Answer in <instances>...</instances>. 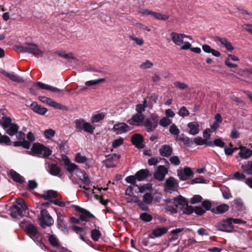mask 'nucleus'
<instances>
[{"mask_svg":"<svg viewBox=\"0 0 252 252\" xmlns=\"http://www.w3.org/2000/svg\"><path fill=\"white\" fill-rule=\"evenodd\" d=\"M169 131L172 135L178 136L180 133L179 129L175 124H172L169 127Z\"/></svg>","mask_w":252,"mask_h":252,"instance_id":"6e6d98bb","label":"nucleus"},{"mask_svg":"<svg viewBox=\"0 0 252 252\" xmlns=\"http://www.w3.org/2000/svg\"><path fill=\"white\" fill-rule=\"evenodd\" d=\"M174 85L175 87L180 90H184L188 88V85L180 81H176L174 82Z\"/></svg>","mask_w":252,"mask_h":252,"instance_id":"69168bd1","label":"nucleus"},{"mask_svg":"<svg viewBox=\"0 0 252 252\" xmlns=\"http://www.w3.org/2000/svg\"><path fill=\"white\" fill-rule=\"evenodd\" d=\"M178 114L182 117H185L188 116L189 115V112L188 110L185 106H182L179 110Z\"/></svg>","mask_w":252,"mask_h":252,"instance_id":"13d9d810","label":"nucleus"},{"mask_svg":"<svg viewBox=\"0 0 252 252\" xmlns=\"http://www.w3.org/2000/svg\"><path fill=\"white\" fill-rule=\"evenodd\" d=\"M105 79L104 78H100L95 80H92L87 81L85 82V85L88 87L96 85L99 83L104 82Z\"/></svg>","mask_w":252,"mask_h":252,"instance_id":"a19ab883","label":"nucleus"},{"mask_svg":"<svg viewBox=\"0 0 252 252\" xmlns=\"http://www.w3.org/2000/svg\"><path fill=\"white\" fill-rule=\"evenodd\" d=\"M43 146H44L43 145L35 143L33 144L32 148V151L34 155L40 157L42 153Z\"/></svg>","mask_w":252,"mask_h":252,"instance_id":"58836bf2","label":"nucleus"},{"mask_svg":"<svg viewBox=\"0 0 252 252\" xmlns=\"http://www.w3.org/2000/svg\"><path fill=\"white\" fill-rule=\"evenodd\" d=\"M174 203L176 206H180L181 207H184L186 205L187 201L185 198L180 195L174 198Z\"/></svg>","mask_w":252,"mask_h":252,"instance_id":"ea45409f","label":"nucleus"},{"mask_svg":"<svg viewBox=\"0 0 252 252\" xmlns=\"http://www.w3.org/2000/svg\"><path fill=\"white\" fill-rule=\"evenodd\" d=\"M55 131L52 129H46L44 131V135L47 139H51L54 136Z\"/></svg>","mask_w":252,"mask_h":252,"instance_id":"052dcab7","label":"nucleus"},{"mask_svg":"<svg viewBox=\"0 0 252 252\" xmlns=\"http://www.w3.org/2000/svg\"><path fill=\"white\" fill-rule=\"evenodd\" d=\"M50 243L53 246L56 247L59 245L58 239L53 235H50L48 238Z\"/></svg>","mask_w":252,"mask_h":252,"instance_id":"0e129e2a","label":"nucleus"},{"mask_svg":"<svg viewBox=\"0 0 252 252\" xmlns=\"http://www.w3.org/2000/svg\"><path fill=\"white\" fill-rule=\"evenodd\" d=\"M239 155L242 158H248L252 156V150L248 149L245 147H242L239 152Z\"/></svg>","mask_w":252,"mask_h":252,"instance_id":"c756f323","label":"nucleus"},{"mask_svg":"<svg viewBox=\"0 0 252 252\" xmlns=\"http://www.w3.org/2000/svg\"><path fill=\"white\" fill-rule=\"evenodd\" d=\"M0 144L10 145V138L6 135H1L0 137Z\"/></svg>","mask_w":252,"mask_h":252,"instance_id":"680f3d73","label":"nucleus"},{"mask_svg":"<svg viewBox=\"0 0 252 252\" xmlns=\"http://www.w3.org/2000/svg\"><path fill=\"white\" fill-rule=\"evenodd\" d=\"M39 220L40 226L44 228L46 226H50L54 223L53 218L46 209H41Z\"/></svg>","mask_w":252,"mask_h":252,"instance_id":"20e7f679","label":"nucleus"},{"mask_svg":"<svg viewBox=\"0 0 252 252\" xmlns=\"http://www.w3.org/2000/svg\"><path fill=\"white\" fill-rule=\"evenodd\" d=\"M164 191L166 192L171 193L177 190L178 187V182L173 177L167 179L164 183Z\"/></svg>","mask_w":252,"mask_h":252,"instance_id":"1a4fd4ad","label":"nucleus"},{"mask_svg":"<svg viewBox=\"0 0 252 252\" xmlns=\"http://www.w3.org/2000/svg\"><path fill=\"white\" fill-rule=\"evenodd\" d=\"M241 168L245 173L248 175H252V161H249L243 163L241 165Z\"/></svg>","mask_w":252,"mask_h":252,"instance_id":"f704fd0d","label":"nucleus"},{"mask_svg":"<svg viewBox=\"0 0 252 252\" xmlns=\"http://www.w3.org/2000/svg\"><path fill=\"white\" fill-rule=\"evenodd\" d=\"M30 107L34 112L41 115H44L48 111L46 108L41 107L36 102H32L31 104Z\"/></svg>","mask_w":252,"mask_h":252,"instance_id":"412c9836","label":"nucleus"},{"mask_svg":"<svg viewBox=\"0 0 252 252\" xmlns=\"http://www.w3.org/2000/svg\"><path fill=\"white\" fill-rule=\"evenodd\" d=\"M113 129L117 134H122L128 132L131 129V127L124 123H119L115 124Z\"/></svg>","mask_w":252,"mask_h":252,"instance_id":"2eb2a0df","label":"nucleus"},{"mask_svg":"<svg viewBox=\"0 0 252 252\" xmlns=\"http://www.w3.org/2000/svg\"><path fill=\"white\" fill-rule=\"evenodd\" d=\"M215 122L211 125V128L213 131H215L219 127L222 121V119L220 114L217 113L215 117Z\"/></svg>","mask_w":252,"mask_h":252,"instance_id":"2f4dec72","label":"nucleus"},{"mask_svg":"<svg viewBox=\"0 0 252 252\" xmlns=\"http://www.w3.org/2000/svg\"><path fill=\"white\" fill-rule=\"evenodd\" d=\"M152 188V184L151 183H147L140 186L138 187L139 191L140 193H143L146 191H150Z\"/></svg>","mask_w":252,"mask_h":252,"instance_id":"37998d69","label":"nucleus"},{"mask_svg":"<svg viewBox=\"0 0 252 252\" xmlns=\"http://www.w3.org/2000/svg\"><path fill=\"white\" fill-rule=\"evenodd\" d=\"M144 119V114L137 113L133 115L132 118L128 120V122L131 125L139 126L142 125Z\"/></svg>","mask_w":252,"mask_h":252,"instance_id":"4468645a","label":"nucleus"},{"mask_svg":"<svg viewBox=\"0 0 252 252\" xmlns=\"http://www.w3.org/2000/svg\"><path fill=\"white\" fill-rule=\"evenodd\" d=\"M10 175L15 182L19 183H23L24 182V178L14 170H10Z\"/></svg>","mask_w":252,"mask_h":252,"instance_id":"72a5a7b5","label":"nucleus"},{"mask_svg":"<svg viewBox=\"0 0 252 252\" xmlns=\"http://www.w3.org/2000/svg\"><path fill=\"white\" fill-rule=\"evenodd\" d=\"M16 134L18 141L14 142L13 145L15 147L22 146L25 149H29L31 144L29 141L25 140V134L21 131H17Z\"/></svg>","mask_w":252,"mask_h":252,"instance_id":"9d476101","label":"nucleus"},{"mask_svg":"<svg viewBox=\"0 0 252 252\" xmlns=\"http://www.w3.org/2000/svg\"><path fill=\"white\" fill-rule=\"evenodd\" d=\"M26 44L28 45L27 53L40 57L43 56L44 52L40 50L37 44L32 43H26Z\"/></svg>","mask_w":252,"mask_h":252,"instance_id":"f8f14e48","label":"nucleus"},{"mask_svg":"<svg viewBox=\"0 0 252 252\" xmlns=\"http://www.w3.org/2000/svg\"><path fill=\"white\" fill-rule=\"evenodd\" d=\"M35 85L39 87L41 89L43 90H49L51 92L56 93H60L62 92V90H60L59 89L54 87L53 86H51L50 85L45 84L44 83H43L41 82H38Z\"/></svg>","mask_w":252,"mask_h":252,"instance_id":"5701e85b","label":"nucleus"},{"mask_svg":"<svg viewBox=\"0 0 252 252\" xmlns=\"http://www.w3.org/2000/svg\"><path fill=\"white\" fill-rule=\"evenodd\" d=\"M216 227L219 230L227 232H231L234 229L229 218L227 219L226 220H223L218 223L217 224Z\"/></svg>","mask_w":252,"mask_h":252,"instance_id":"9b49d317","label":"nucleus"},{"mask_svg":"<svg viewBox=\"0 0 252 252\" xmlns=\"http://www.w3.org/2000/svg\"><path fill=\"white\" fill-rule=\"evenodd\" d=\"M143 202L146 204H150L153 200V197L150 192L145 193L143 196Z\"/></svg>","mask_w":252,"mask_h":252,"instance_id":"8fccbe9b","label":"nucleus"},{"mask_svg":"<svg viewBox=\"0 0 252 252\" xmlns=\"http://www.w3.org/2000/svg\"><path fill=\"white\" fill-rule=\"evenodd\" d=\"M162 159L160 158L153 157L148 160V164L150 165H156ZM163 160L167 161L164 158L162 159Z\"/></svg>","mask_w":252,"mask_h":252,"instance_id":"5fc2aeb1","label":"nucleus"},{"mask_svg":"<svg viewBox=\"0 0 252 252\" xmlns=\"http://www.w3.org/2000/svg\"><path fill=\"white\" fill-rule=\"evenodd\" d=\"M26 232L30 237L36 243L39 242L40 234L36 227L32 224H28L26 226Z\"/></svg>","mask_w":252,"mask_h":252,"instance_id":"6e6552de","label":"nucleus"},{"mask_svg":"<svg viewBox=\"0 0 252 252\" xmlns=\"http://www.w3.org/2000/svg\"><path fill=\"white\" fill-rule=\"evenodd\" d=\"M189 128V133L190 135H195L199 132V125L197 122H191L187 125Z\"/></svg>","mask_w":252,"mask_h":252,"instance_id":"4be33fe9","label":"nucleus"},{"mask_svg":"<svg viewBox=\"0 0 252 252\" xmlns=\"http://www.w3.org/2000/svg\"><path fill=\"white\" fill-rule=\"evenodd\" d=\"M140 219L144 222H148L152 220L153 217L150 214L145 212L140 214Z\"/></svg>","mask_w":252,"mask_h":252,"instance_id":"49530a36","label":"nucleus"},{"mask_svg":"<svg viewBox=\"0 0 252 252\" xmlns=\"http://www.w3.org/2000/svg\"><path fill=\"white\" fill-rule=\"evenodd\" d=\"M136 179H137L136 177H135V175H130L127 176L125 180L127 183L131 184L132 185V186L133 187L136 183Z\"/></svg>","mask_w":252,"mask_h":252,"instance_id":"338daca9","label":"nucleus"},{"mask_svg":"<svg viewBox=\"0 0 252 252\" xmlns=\"http://www.w3.org/2000/svg\"><path fill=\"white\" fill-rule=\"evenodd\" d=\"M52 154V151L48 148L43 146L40 157L46 158Z\"/></svg>","mask_w":252,"mask_h":252,"instance_id":"4d7b16f0","label":"nucleus"},{"mask_svg":"<svg viewBox=\"0 0 252 252\" xmlns=\"http://www.w3.org/2000/svg\"><path fill=\"white\" fill-rule=\"evenodd\" d=\"M41 197L52 202L53 201L51 200L57 197V193L52 190L45 191L41 195Z\"/></svg>","mask_w":252,"mask_h":252,"instance_id":"7c9ffc66","label":"nucleus"},{"mask_svg":"<svg viewBox=\"0 0 252 252\" xmlns=\"http://www.w3.org/2000/svg\"><path fill=\"white\" fill-rule=\"evenodd\" d=\"M105 115L103 113H100L95 115H94L91 119L92 123H96L104 119Z\"/></svg>","mask_w":252,"mask_h":252,"instance_id":"c03bdc74","label":"nucleus"},{"mask_svg":"<svg viewBox=\"0 0 252 252\" xmlns=\"http://www.w3.org/2000/svg\"><path fill=\"white\" fill-rule=\"evenodd\" d=\"M76 176L81 180L84 184V186H89L91 184L88 175L85 172L80 169H76Z\"/></svg>","mask_w":252,"mask_h":252,"instance_id":"6ab92c4d","label":"nucleus"},{"mask_svg":"<svg viewBox=\"0 0 252 252\" xmlns=\"http://www.w3.org/2000/svg\"><path fill=\"white\" fill-rule=\"evenodd\" d=\"M172 148L168 145L161 146L159 150L160 155L162 157H168L172 153Z\"/></svg>","mask_w":252,"mask_h":252,"instance_id":"393cba45","label":"nucleus"},{"mask_svg":"<svg viewBox=\"0 0 252 252\" xmlns=\"http://www.w3.org/2000/svg\"><path fill=\"white\" fill-rule=\"evenodd\" d=\"M88 158L85 156L81 155V153H78L75 156V161L77 163H83L87 161Z\"/></svg>","mask_w":252,"mask_h":252,"instance_id":"de8ad7c7","label":"nucleus"},{"mask_svg":"<svg viewBox=\"0 0 252 252\" xmlns=\"http://www.w3.org/2000/svg\"><path fill=\"white\" fill-rule=\"evenodd\" d=\"M192 174L193 172L189 167H186L178 171V176L181 180L183 181L189 179Z\"/></svg>","mask_w":252,"mask_h":252,"instance_id":"f3484780","label":"nucleus"},{"mask_svg":"<svg viewBox=\"0 0 252 252\" xmlns=\"http://www.w3.org/2000/svg\"><path fill=\"white\" fill-rule=\"evenodd\" d=\"M75 127L76 129L79 132L83 130L84 131L92 134L94 133V127H93L90 123L85 122L82 119H76L74 121Z\"/></svg>","mask_w":252,"mask_h":252,"instance_id":"7ed1b4c3","label":"nucleus"},{"mask_svg":"<svg viewBox=\"0 0 252 252\" xmlns=\"http://www.w3.org/2000/svg\"><path fill=\"white\" fill-rule=\"evenodd\" d=\"M84 188L85 190H87L88 192V193L94 194L95 198L97 199H99L101 198L98 195V193L100 192V189L99 188H95L94 186H84Z\"/></svg>","mask_w":252,"mask_h":252,"instance_id":"c85d7f7f","label":"nucleus"},{"mask_svg":"<svg viewBox=\"0 0 252 252\" xmlns=\"http://www.w3.org/2000/svg\"><path fill=\"white\" fill-rule=\"evenodd\" d=\"M167 173V168L163 165H160L155 170L154 176L157 180L159 181H162L164 180L165 176Z\"/></svg>","mask_w":252,"mask_h":252,"instance_id":"ddd939ff","label":"nucleus"},{"mask_svg":"<svg viewBox=\"0 0 252 252\" xmlns=\"http://www.w3.org/2000/svg\"><path fill=\"white\" fill-rule=\"evenodd\" d=\"M14 48L17 51L20 53H27L28 45L26 44V45H15Z\"/></svg>","mask_w":252,"mask_h":252,"instance_id":"bf43d9fd","label":"nucleus"},{"mask_svg":"<svg viewBox=\"0 0 252 252\" xmlns=\"http://www.w3.org/2000/svg\"><path fill=\"white\" fill-rule=\"evenodd\" d=\"M202 50L204 52L211 53L213 56L216 57H219L220 55V53L219 51L212 49L209 45L207 44L202 45Z\"/></svg>","mask_w":252,"mask_h":252,"instance_id":"473e14b6","label":"nucleus"},{"mask_svg":"<svg viewBox=\"0 0 252 252\" xmlns=\"http://www.w3.org/2000/svg\"><path fill=\"white\" fill-rule=\"evenodd\" d=\"M229 209V206L225 204H222L216 207V211L218 213H223L227 211Z\"/></svg>","mask_w":252,"mask_h":252,"instance_id":"864d4df0","label":"nucleus"},{"mask_svg":"<svg viewBox=\"0 0 252 252\" xmlns=\"http://www.w3.org/2000/svg\"><path fill=\"white\" fill-rule=\"evenodd\" d=\"M13 209L10 214L12 217L20 219L24 216V212L28 210V207L25 202L22 198H17L16 202L12 205Z\"/></svg>","mask_w":252,"mask_h":252,"instance_id":"f03ea898","label":"nucleus"},{"mask_svg":"<svg viewBox=\"0 0 252 252\" xmlns=\"http://www.w3.org/2000/svg\"><path fill=\"white\" fill-rule=\"evenodd\" d=\"M183 228H178L171 231V236L168 238V243L176 241L179 238V233L182 232Z\"/></svg>","mask_w":252,"mask_h":252,"instance_id":"a878e982","label":"nucleus"},{"mask_svg":"<svg viewBox=\"0 0 252 252\" xmlns=\"http://www.w3.org/2000/svg\"><path fill=\"white\" fill-rule=\"evenodd\" d=\"M150 175L149 171L147 169H143L137 171L135 174V177L139 181H142L147 178Z\"/></svg>","mask_w":252,"mask_h":252,"instance_id":"cd10ccee","label":"nucleus"},{"mask_svg":"<svg viewBox=\"0 0 252 252\" xmlns=\"http://www.w3.org/2000/svg\"><path fill=\"white\" fill-rule=\"evenodd\" d=\"M18 129L19 126L18 125L14 124L8 126V127L4 130L8 135L13 136L16 134Z\"/></svg>","mask_w":252,"mask_h":252,"instance_id":"4c0bfd02","label":"nucleus"},{"mask_svg":"<svg viewBox=\"0 0 252 252\" xmlns=\"http://www.w3.org/2000/svg\"><path fill=\"white\" fill-rule=\"evenodd\" d=\"M77 166L73 163H68L67 165L66 170L69 172H72L75 171L76 172V169H78Z\"/></svg>","mask_w":252,"mask_h":252,"instance_id":"774afa93","label":"nucleus"},{"mask_svg":"<svg viewBox=\"0 0 252 252\" xmlns=\"http://www.w3.org/2000/svg\"><path fill=\"white\" fill-rule=\"evenodd\" d=\"M39 99L43 103H45L55 109L66 111L68 108L66 106L58 103L52 99L46 96H39Z\"/></svg>","mask_w":252,"mask_h":252,"instance_id":"423d86ee","label":"nucleus"},{"mask_svg":"<svg viewBox=\"0 0 252 252\" xmlns=\"http://www.w3.org/2000/svg\"><path fill=\"white\" fill-rule=\"evenodd\" d=\"M215 40L216 42H219L220 44L222 45L228 51L231 52L234 49L231 43L228 41L225 38L216 36Z\"/></svg>","mask_w":252,"mask_h":252,"instance_id":"b1692460","label":"nucleus"},{"mask_svg":"<svg viewBox=\"0 0 252 252\" xmlns=\"http://www.w3.org/2000/svg\"><path fill=\"white\" fill-rule=\"evenodd\" d=\"M171 123L172 120L166 117H164L159 121V125L163 127H166Z\"/></svg>","mask_w":252,"mask_h":252,"instance_id":"09e8293b","label":"nucleus"},{"mask_svg":"<svg viewBox=\"0 0 252 252\" xmlns=\"http://www.w3.org/2000/svg\"><path fill=\"white\" fill-rule=\"evenodd\" d=\"M45 165L47 171L51 175L54 176H57L61 179L63 178V174L62 172L60 167L57 164H50L49 162H46Z\"/></svg>","mask_w":252,"mask_h":252,"instance_id":"0eeeda50","label":"nucleus"},{"mask_svg":"<svg viewBox=\"0 0 252 252\" xmlns=\"http://www.w3.org/2000/svg\"><path fill=\"white\" fill-rule=\"evenodd\" d=\"M101 234L99 230L94 229L91 231V237L94 241H97L100 237Z\"/></svg>","mask_w":252,"mask_h":252,"instance_id":"a18cd8bd","label":"nucleus"},{"mask_svg":"<svg viewBox=\"0 0 252 252\" xmlns=\"http://www.w3.org/2000/svg\"><path fill=\"white\" fill-rule=\"evenodd\" d=\"M168 228L165 227H158L152 230L150 237L152 239L158 238L167 233Z\"/></svg>","mask_w":252,"mask_h":252,"instance_id":"a211bd4d","label":"nucleus"},{"mask_svg":"<svg viewBox=\"0 0 252 252\" xmlns=\"http://www.w3.org/2000/svg\"><path fill=\"white\" fill-rule=\"evenodd\" d=\"M159 120L158 116L156 114H153L147 119L144 123V126L148 132L153 131L157 127Z\"/></svg>","mask_w":252,"mask_h":252,"instance_id":"39448f33","label":"nucleus"},{"mask_svg":"<svg viewBox=\"0 0 252 252\" xmlns=\"http://www.w3.org/2000/svg\"><path fill=\"white\" fill-rule=\"evenodd\" d=\"M246 178V176L241 172H235L232 176L233 179H235L238 181H242Z\"/></svg>","mask_w":252,"mask_h":252,"instance_id":"3c124183","label":"nucleus"},{"mask_svg":"<svg viewBox=\"0 0 252 252\" xmlns=\"http://www.w3.org/2000/svg\"><path fill=\"white\" fill-rule=\"evenodd\" d=\"M55 54L61 57H62L64 59H71L77 61V59L74 57L73 54L72 53L66 54L64 52L57 51L56 52Z\"/></svg>","mask_w":252,"mask_h":252,"instance_id":"79ce46f5","label":"nucleus"},{"mask_svg":"<svg viewBox=\"0 0 252 252\" xmlns=\"http://www.w3.org/2000/svg\"><path fill=\"white\" fill-rule=\"evenodd\" d=\"M153 66V63L149 60L142 63L140 65V68L143 69L150 68Z\"/></svg>","mask_w":252,"mask_h":252,"instance_id":"e2e57ef3","label":"nucleus"},{"mask_svg":"<svg viewBox=\"0 0 252 252\" xmlns=\"http://www.w3.org/2000/svg\"><path fill=\"white\" fill-rule=\"evenodd\" d=\"M120 158V155L117 154H113L108 156L107 159L105 160V165L107 167L110 168L114 166L113 165L109 164L113 161L118 160Z\"/></svg>","mask_w":252,"mask_h":252,"instance_id":"c9c22d12","label":"nucleus"},{"mask_svg":"<svg viewBox=\"0 0 252 252\" xmlns=\"http://www.w3.org/2000/svg\"><path fill=\"white\" fill-rule=\"evenodd\" d=\"M1 72L4 76L8 77L10 80L14 82L18 83H23L24 82L23 78L19 76L9 73L5 70H2Z\"/></svg>","mask_w":252,"mask_h":252,"instance_id":"bb28decb","label":"nucleus"},{"mask_svg":"<svg viewBox=\"0 0 252 252\" xmlns=\"http://www.w3.org/2000/svg\"><path fill=\"white\" fill-rule=\"evenodd\" d=\"M151 15L158 20H166L168 18V16L166 15H163L153 11H152Z\"/></svg>","mask_w":252,"mask_h":252,"instance_id":"603ef678","label":"nucleus"},{"mask_svg":"<svg viewBox=\"0 0 252 252\" xmlns=\"http://www.w3.org/2000/svg\"><path fill=\"white\" fill-rule=\"evenodd\" d=\"M75 210L78 212L81 213L80 216V219L83 221H88L90 219L94 218V216L90 212L87 210L78 206H74Z\"/></svg>","mask_w":252,"mask_h":252,"instance_id":"dca6fc26","label":"nucleus"},{"mask_svg":"<svg viewBox=\"0 0 252 252\" xmlns=\"http://www.w3.org/2000/svg\"><path fill=\"white\" fill-rule=\"evenodd\" d=\"M143 141V138L142 136L139 134H135L131 137V142L132 144L138 149H142L144 148Z\"/></svg>","mask_w":252,"mask_h":252,"instance_id":"aec40b11","label":"nucleus"},{"mask_svg":"<svg viewBox=\"0 0 252 252\" xmlns=\"http://www.w3.org/2000/svg\"><path fill=\"white\" fill-rule=\"evenodd\" d=\"M13 124L11 123V119L5 115H3L1 120H0V126L1 125L3 128L5 129L11 125Z\"/></svg>","mask_w":252,"mask_h":252,"instance_id":"e433bc0d","label":"nucleus"},{"mask_svg":"<svg viewBox=\"0 0 252 252\" xmlns=\"http://www.w3.org/2000/svg\"><path fill=\"white\" fill-rule=\"evenodd\" d=\"M171 39L173 42L176 45L179 46L182 50L189 49L191 46V43L187 40V39L193 42V39L190 36L174 32L171 33Z\"/></svg>","mask_w":252,"mask_h":252,"instance_id":"f257e3e1","label":"nucleus"}]
</instances>
